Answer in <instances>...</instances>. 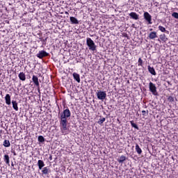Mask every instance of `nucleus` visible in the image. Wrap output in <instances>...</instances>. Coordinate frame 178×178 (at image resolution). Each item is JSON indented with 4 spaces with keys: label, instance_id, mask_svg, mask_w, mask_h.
<instances>
[{
    "label": "nucleus",
    "instance_id": "f257e3e1",
    "mask_svg": "<svg viewBox=\"0 0 178 178\" xmlns=\"http://www.w3.org/2000/svg\"><path fill=\"white\" fill-rule=\"evenodd\" d=\"M58 115H60L59 120H60V127L61 130L63 131H66L68 130L67 128V119L72 116V113L69 108H66L63 110V112L60 113V110H59Z\"/></svg>",
    "mask_w": 178,
    "mask_h": 178
},
{
    "label": "nucleus",
    "instance_id": "f03ea898",
    "mask_svg": "<svg viewBox=\"0 0 178 178\" xmlns=\"http://www.w3.org/2000/svg\"><path fill=\"white\" fill-rule=\"evenodd\" d=\"M86 45L88 47L90 51H92L93 52L97 51V45H95V42L90 38H87Z\"/></svg>",
    "mask_w": 178,
    "mask_h": 178
},
{
    "label": "nucleus",
    "instance_id": "7ed1b4c3",
    "mask_svg": "<svg viewBox=\"0 0 178 178\" xmlns=\"http://www.w3.org/2000/svg\"><path fill=\"white\" fill-rule=\"evenodd\" d=\"M149 90L153 95H155L156 97L159 95V94H158V91H156V86L154 83L152 82L149 83Z\"/></svg>",
    "mask_w": 178,
    "mask_h": 178
},
{
    "label": "nucleus",
    "instance_id": "20e7f679",
    "mask_svg": "<svg viewBox=\"0 0 178 178\" xmlns=\"http://www.w3.org/2000/svg\"><path fill=\"white\" fill-rule=\"evenodd\" d=\"M96 95L97 97V99H99L100 101H104V99H106V92L102 91V90H97L96 92Z\"/></svg>",
    "mask_w": 178,
    "mask_h": 178
},
{
    "label": "nucleus",
    "instance_id": "39448f33",
    "mask_svg": "<svg viewBox=\"0 0 178 178\" xmlns=\"http://www.w3.org/2000/svg\"><path fill=\"white\" fill-rule=\"evenodd\" d=\"M143 17L147 22V24H152V16L150 15L149 13L145 12L143 14Z\"/></svg>",
    "mask_w": 178,
    "mask_h": 178
},
{
    "label": "nucleus",
    "instance_id": "423d86ee",
    "mask_svg": "<svg viewBox=\"0 0 178 178\" xmlns=\"http://www.w3.org/2000/svg\"><path fill=\"white\" fill-rule=\"evenodd\" d=\"M49 54H48L47 51L42 50L40 51L39 53L36 55L37 58H39V59H42V58H45L46 56H48Z\"/></svg>",
    "mask_w": 178,
    "mask_h": 178
},
{
    "label": "nucleus",
    "instance_id": "0eeeda50",
    "mask_svg": "<svg viewBox=\"0 0 178 178\" xmlns=\"http://www.w3.org/2000/svg\"><path fill=\"white\" fill-rule=\"evenodd\" d=\"M129 17L130 19H133L134 20H138L140 19V15L134 12L129 13Z\"/></svg>",
    "mask_w": 178,
    "mask_h": 178
},
{
    "label": "nucleus",
    "instance_id": "6e6552de",
    "mask_svg": "<svg viewBox=\"0 0 178 178\" xmlns=\"http://www.w3.org/2000/svg\"><path fill=\"white\" fill-rule=\"evenodd\" d=\"M32 81L36 87H40V82L38 81V76L33 75L32 77Z\"/></svg>",
    "mask_w": 178,
    "mask_h": 178
},
{
    "label": "nucleus",
    "instance_id": "1a4fd4ad",
    "mask_svg": "<svg viewBox=\"0 0 178 178\" xmlns=\"http://www.w3.org/2000/svg\"><path fill=\"white\" fill-rule=\"evenodd\" d=\"M147 70L149 73L152 74V76H156V72L155 71V68H154V67H151L150 65H148Z\"/></svg>",
    "mask_w": 178,
    "mask_h": 178
},
{
    "label": "nucleus",
    "instance_id": "9d476101",
    "mask_svg": "<svg viewBox=\"0 0 178 178\" xmlns=\"http://www.w3.org/2000/svg\"><path fill=\"white\" fill-rule=\"evenodd\" d=\"M149 40H154L155 38H158V35H156V31H152L149 34Z\"/></svg>",
    "mask_w": 178,
    "mask_h": 178
},
{
    "label": "nucleus",
    "instance_id": "9b49d317",
    "mask_svg": "<svg viewBox=\"0 0 178 178\" xmlns=\"http://www.w3.org/2000/svg\"><path fill=\"white\" fill-rule=\"evenodd\" d=\"M5 101L6 105H10L12 104V102L10 100V95L7 94L5 97Z\"/></svg>",
    "mask_w": 178,
    "mask_h": 178
},
{
    "label": "nucleus",
    "instance_id": "f8f14e48",
    "mask_svg": "<svg viewBox=\"0 0 178 178\" xmlns=\"http://www.w3.org/2000/svg\"><path fill=\"white\" fill-rule=\"evenodd\" d=\"M12 104H13V108L14 109V111H19V106H17L18 105V103L16 100H12Z\"/></svg>",
    "mask_w": 178,
    "mask_h": 178
},
{
    "label": "nucleus",
    "instance_id": "ddd939ff",
    "mask_svg": "<svg viewBox=\"0 0 178 178\" xmlns=\"http://www.w3.org/2000/svg\"><path fill=\"white\" fill-rule=\"evenodd\" d=\"M70 21L72 23V24H79V23L77 18H76L74 17H70Z\"/></svg>",
    "mask_w": 178,
    "mask_h": 178
},
{
    "label": "nucleus",
    "instance_id": "4468645a",
    "mask_svg": "<svg viewBox=\"0 0 178 178\" xmlns=\"http://www.w3.org/2000/svg\"><path fill=\"white\" fill-rule=\"evenodd\" d=\"M72 76L74 77V79L76 80L77 81V83H80L81 81V79H80V74L76 73V72H74L72 74Z\"/></svg>",
    "mask_w": 178,
    "mask_h": 178
},
{
    "label": "nucleus",
    "instance_id": "2eb2a0df",
    "mask_svg": "<svg viewBox=\"0 0 178 178\" xmlns=\"http://www.w3.org/2000/svg\"><path fill=\"white\" fill-rule=\"evenodd\" d=\"M38 166L39 168V170H42V168L45 166V163H44V161L42 160H38Z\"/></svg>",
    "mask_w": 178,
    "mask_h": 178
},
{
    "label": "nucleus",
    "instance_id": "dca6fc26",
    "mask_svg": "<svg viewBox=\"0 0 178 178\" xmlns=\"http://www.w3.org/2000/svg\"><path fill=\"white\" fill-rule=\"evenodd\" d=\"M19 80L22 81H26V74L24 72H20L18 75Z\"/></svg>",
    "mask_w": 178,
    "mask_h": 178
},
{
    "label": "nucleus",
    "instance_id": "f3484780",
    "mask_svg": "<svg viewBox=\"0 0 178 178\" xmlns=\"http://www.w3.org/2000/svg\"><path fill=\"white\" fill-rule=\"evenodd\" d=\"M3 161L6 163V165H8V166H10V160H9V155L5 154L4 157H3Z\"/></svg>",
    "mask_w": 178,
    "mask_h": 178
},
{
    "label": "nucleus",
    "instance_id": "a211bd4d",
    "mask_svg": "<svg viewBox=\"0 0 178 178\" xmlns=\"http://www.w3.org/2000/svg\"><path fill=\"white\" fill-rule=\"evenodd\" d=\"M136 151L139 155H141V154H143V150L140 147V145H138V144L137 143L136 144Z\"/></svg>",
    "mask_w": 178,
    "mask_h": 178
},
{
    "label": "nucleus",
    "instance_id": "6ab92c4d",
    "mask_svg": "<svg viewBox=\"0 0 178 178\" xmlns=\"http://www.w3.org/2000/svg\"><path fill=\"white\" fill-rule=\"evenodd\" d=\"M126 159H127V158L125 156H120V158L118 159V162L119 163H123V162H124V161H126Z\"/></svg>",
    "mask_w": 178,
    "mask_h": 178
},
{
    "label": "nucleus",
    "instance_id": "aec40b11",
    "mask_svg": "<svg viewBox=\"0 0 178 178\" xmlns=\"http://www.w3.org/2000/svg\"><path fill=\"white\" fill-rule=\"evenodd\" d=\"M3 145L6 147V148H8V147H10V142L9 140H4Z\"/></svg>",
    "mask_w": 178,
    "mask_h": 178
},
{
    "label": "nucleus",
    "instance_id": "412c9836",
    "mask_svg": "<svg viewBox=\"0 0 178 178\" xmlns=\"http://www.w3.org/2000/svg\"><path fill=\"white\" fill-rule=\"evenodd\" d=\"M160 40H161V41H163V42H166V41L168 40V38H166V35H165V33L160 35Z\"/></svg>",
    "mask_w": 178,
    "mask_h": 178
},
{
    "label": "nucleus",
    "instance_id": "4be33fe9",
    "mask_svg": "<svg viewBox=\"0 0 178 178\" xmlns=\"http://www.w3.org/2000/svg\"><path fill=\"white\" fill-rule=\"evenodd\" d=\"M130 124L131 127H134V129H136V130H140V128L138 127V125H137L136 123H134V121H130Z\"/></svg>",
    "mask_w": 178,
    "mask_h": 178
},
{
    "label": "nucleus",
    "instance_id": "5701e85b",
    "mask_svg": "<svg viewBox=\"0 0 178 178\" xmlns=\"http://www.w3.org/2000/svg\"><path fill=\"white\" fill-rule=\"evenodd\" d=\"M159 30H160V31L162 33H167L169 34V31H166V29L162 26H159Z\"/></svg>",
    "mask_w": 178,
    "mask_h": 178
},
{
    "label": "nucleus",
    "instance_id": "b1692460",
    "mask_svg": "<svg viewBox=\"0 0 178 178\" xmlns=\"http://www.w3.org/2000/svg\"><path fill=\"white\" fill-rule=\"evenodd\" d=\"M42 172L43 173V175H48V173L49 172V168H48V167H44L42 170Z\"/></svg>",
    "mask_w": 178,
    "mask_h": 178
},
{
    "label": "nucleus",
    "instance_id": "393cba45",
    "mask_svg": "<svg viewBox=\"0 0 178 178\" xmlns=\"http://www.w3.org/2000/svg\"><path fill=\"white\" fill-rule=\"evenodd\" d=\"M38 140L39 141V143H44L45 141V138H44V136H39L38 138Z\"/></svg>",
    "mask_w": 178,
    "mask_h": 178
},
{
    "label": "nucleus",
    "instance_id": "a878e982",
    "mask_svg": "<svg viewBox=\"0 0 178 178\" xmlns=\"http://www.w3.org/2000/svg\"><path fill=\"white\" fill-rule=\"evenodd\" d=\"M168 101H169V102H175V98L172 96H169L168 97Z\"/></svg>",
    "mask_w": 178,
    "mask_h": 178
},
{
    "label": "nucleus",
    "instance_id": "bb28decb",
    "mask_svg": "<svg viewBox=\"0 0 178 178\" xmlns=\"http://www.w3.org/2000/svg\"><path fill=\"white\" fill-rule=\"evenodd\" d=\"M172 17H174L175 19H178V13L174 12L172 13Z\"/></svg>",
    "mask_w": 178,
    "mask_h": 178
},
{
    "label": "nucleus",
    "instance_id": "cd10ccee",
    "mask_svg": "<svg viewBox=\"0 0 178 178\" xmlns=\"http://www.w3.org/2000/svg\"><path fill=\"white\" fill-rule=\"evenodd\" d=\"M106 118H103L102 119H100L98 122L99 124H102V123H104V122H105Z\"/></svg>",
    "mask_w": 178,
    "mask_h": 178
},
{
    "label": "nucleus",
    "instance_id": "c85d7f7f",
    "mask_svg": "<svg viewBox=\"0 0 178 178\" xmlns=\"http://www.w3.org/2000/svg\"><path fill=\"white\" fill-rule=\"evenodd\" d=\"M138 66H143V59L141 58L138 59Z\"/></svg>",
    "mask_w": 178,
    "mask_h": 178
},
{
    "label": "nucleus",
    "instance_id": "c756f323",
    "mask_svg": "<svg viewBox=\"0 0 178 178\" xmlns=\"http://www.w3.org/2000/svg\"><path fill=\"white\" fill-rule=\"evenodd\" d=\"M142 113L143 116H146V115H148V111H142Z\"/></svg>",
    "mask_w": 178,
    "mask_h": 178
},
{
    "label": "nucleus",
    "instance_id": "7c9ffc66",
    "mask_svg": "<svg viewBox=\"0 0 178 178\" xmlns=\"http://www.w3.org/2000/svg\"><path fill=\"white\" fill-rule=\"evenodd\" d=\"M47 40H48V37H47L45 39H43L42 41V44H44V45L47 44Z\"/></svg>",
    "mask_w": 178,
    "mask_h": 178
},
{
    "label": "nucleus",
    "instance_id": "2f4dec72",
    "mask_svg": "<svg viewBox=\"0 0 178 178\" xmlns=\"http://www.w3.org/2000/svg\"><path fill=\"white\" fill-rule=\"evenodd\" d=\"M11 152L13 154V155L15 156L17 154H16V152L12 150Z\"/></svg>",
    "mask_w": 178,
    "mask_h": 178
},
{
    "label": "nucleus",
    "instance_id": "473e14b6",
    "mask_svg": "<svg viewBox=\"0 0 178 178\" xmlns=\"http://www.w3.org/2000/svg\"><path fill=\"white\" fill-rule=\"evenodd\" d=\"M49 161H52V155H50L49 157Z\"/></svg>",
    "mask_w": 178,
    "mask_h": 178
},
{
    "label": "nucleus",
    "instance_id": "72a5a7b5",
    "mask_svg": "<svg viewBox=\"0 0 178 178\" xmlns=\"http://www.w3.org/2000/svg\"><path fill=\"white\" fill-rule=\"evenodd\" d=\"M112 107H113V106H112V105H110V106L108 107V109H112Z\"/></svg>",
    "mask_w": 178,
    "mask_h": 178
},
{
    "label": "nucleus",
    "instance_id": "f704fd0d",
    "mask_svg": "<svg viewBox=\"0 0 178 178\" xmlns=\"http://www.w3.org/2000/svg\"><path fill=\"white\" fill-rule=\"evenodd\" d=\"M131 27H133L134 29H135V28H136V24H133L131 25Z\"/></svg>",
    "mask_w": 178,
    "mask_h": 178
},
{
    "label": "nucleus",
    "instance_id": "c9c22d12",
    "mask_svg": "<svg viewBox=\"0 0 178 178\" xmlns=\"http://www.w3.org/2000/svg\"><path fill=\"white\" fill-rule=\"evenodd\" d=\"M38 92L40 93V86H38Z\"/></svg>",
    "mask_w": 178,
    "mask_h": 178
},
{
    "label": "nucleus",
    "instance_id": "e433bc0d",
    "mask_svg": "<svg viewBox=\"0 0 178 178\" xmlns=\"http://www.w3.org/2000/svg\"><path fill=\"white\" fill-rule=\"evenodd\" d=\"M65 15H69V13L67 11H65Z\"/></svg>",
    "mask_w": 178,
    "mask_h": 178
},
{
    "label": "nucleus",
    "instance_id": "4c0bfd02",
    "mask_svg": "<svg viewBox=\"0 0 178 178\" xmlns=\"http://www.w3.org/2000/svg\"><path fill=\"white\" fill-rule=\"evenodd\" d=\"M125 37H127V38L129 40V36L127 35V34H126Z\"/></svg>",
    "mask_w": 178,
    "mask_h": 178
},
{
    "label": "nucleus",
    "instance_id": "58836bf2",
    "mask_svg": "<svg viewBox=\"0 0 178 178\" xmlns=\"http://www.w3.org/2000/svg\"><path fill=\"white\" fill-rule=\"evenodd\" d=\"M11 165H12V166H15V165L13 164V163H11Z\"/></svg>",
    "mask_w": 178,
    "mask_h": 178
},
{
    "label": "nucleus",
    "instance_id": "ea45409f",
    "mask_svg": "<svg viewBox=\"0 0 178 178\" xmlns=\"http://www.w3.org/2000/svg\"><path fill=\"white\" fill-rule=\"evenodd\" d=\"M40 40H41L42 41L43 39H42V38H40Z\"/></svg>",
    "mask_w": 178,
    "mask_h": 178
},
{
    "label": "nucleus",
    "instance_id": "a19ab883",
    "mask_svg": "<svg viewBox=\"0 0 178 178\" xmlns=\"http://www.w3.org/2000/svg\"><path fill=\"white\" fill-rule=\"evenodd\" d=\"M149 31H152V29H150Z\"/></svg>",
    "mask_w": 178,
    "mask_h": 178
},
{
    "label": "nucleus",
    "instance_id": "79ce46f5",
    "mask_svg": "<svg viewBox=\"0 0 178 178\" xmlns=\"http://www.w3.org/2000/svg\"><path fill=\"white\" fill-rule=\"evenodd\" d=\"M175 100H176V101H177V98H175Z\"/></svg>",
    "mask_w": 178,
    "mask_h": 178
}]
</instances>
